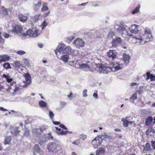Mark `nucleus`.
I'll return each instance as SVG.
<instances>
[{
    "label": "nucleus",
    "instance_id": "nucleus-1",
    "mask_svg": "<svg viewBox=\"0 0 155 155\" xmlns=\"http://www.w3.org/2000/svg\"><path fill=\"white\" fill-rule=\"evenodd\" d=\"M22 27L20 25H16L14 27L12 32L14 33L15 35H18L23 39H25L28 36L30 37L35 38L38 36L41 33L40 30H35L34 31L32 30H29L27 31L26 33L22 34Z\"/></svg>",
    "mask_w": 155,
    "mask_h": 155
},
{
    "label": "nucleus",
    "instance_id": "nucleus-2",
    "mask_svg": "<svg viewBox=\"0 0 155 155\" xmlns=\"http://www.w3.org/2000/svg\"><path fill=\"white\" fill-rule=\"evenodd\" d=\"M153 38L150 29L146 27L145 29L144 33L142 38L140 36L138 37H134V38L138 42L140 45H143L146 43L148 42L150 40L152 39Z\"/></svg>",
    "mask_w": 155,
    "mask_h": 155
},
{
    "label": "nucleus",
    "instance_id": "nucleus-3",
    "mask_svg": "<svg viewBox=\"0 0 155 155\" xmlns=\"http://www.w3.org/2000/svg\"><path fill=\"white\" fill-rule=\"evenodd\" d=\"M62 148L60 142L57 141L55 142L49 143L48 145V149L49 152H53L55 150L58 152Z\"/></svg>",
    "mask_w": 155,
    "mask_h": 155
},
{
    "label": "nucleus",
    "instance_id": "nucleus-4",
    "mask_svg": "<svg viewBox=\"0 0 155 155\" xmlns=\"http://www.w3.org/2000/svg\"><path fill=\"white\" fill-rule=\"evenodd\" d=\"M58 48L56 51L57 52L60 54H67L68 55L71 53V48L69 46H65L64 44H60L58 46Z\"/></svg>",
    "mask_w": 155,
    "mask_h": 155
},
{
    "label": "nucleus",
    "instance_id": "nucleus-5",
    "mask_svg": "<svg viewBox=\"0 0 155 155\" xmlns=\"http://www.w3.org/2000/svg\"><path fill=\"white\" fill-rule=\"evenodd\" d=\"M110 67L111 71L115 72L117 71L122 69L123 67V65L122 63H113L110 65Z\"/></svg>",
    "mask_w": 155,
    "mask_h": 155
},
{
    "label": "nucleus",
    "instance_id": "nucleus-6",
    "mask_svg": "<svg viewBox=\"0 0 155 155\" xmlns=\"http://www.w3.org/2000/svg\"><path fill=\"white\" fill-rule=\"evenodd\" d=\"M98 71L100 73H107L111 71V69L110 67L101 64L99 65Z\"/></svg>",
    "mask_w": 155,
    "mask_h": 155
},
{
    "label": "nucleus",
    "instance_id": "nucleus-7",
    "mask_svg": "<svg viewBox=\"0 0 155 155\" xmlns=\"http://www.w3.org/2000/svg\"><path fill=\"white\" fill-rule=\"evenodd\" d=\"M73 44L77 48H80L84 46V41L82 39L77 38L74 40Z\"/></svg>",
    "mask_w": 155,
    "mask_h": 155
},
{
    "label": "nucleus",
    "instance_id": "nucleus-8",
    "mask_svg": "<svg viewBox=\"0 0 155 155\" xmlns=\"http://www.w3.org/2000/svg\"><path fill=\"white\" fill-rule=\"evenodd\" d=\"M54 51L57 57L59 59H61L62 61L65 62H67L68 61L69 58L68 55H61V54L57 53V51H56V50H54Z\"/></svg>",
    "mask_w": 155,
    "mask_h": 155
},
{
    "label": "nucleus",
    "instance_id": "nucleus-9",
    "mask_svg": "<svg viewBox=\"0 0 155 155\" xmlns=\"http://www.w3.org/2000/svg\"><path fill=\"white\" fill-rule=\"evenodd\" d=\"M25 78V81H24L25 84L23 86L24 87H26L31 83V77L30 74L28 73L25 74L24 75Z\"/></svg>",
    "mask_w": 155,
    "mask_h": 155
},
{
    "label": "nucleus",
    "instance_id": "nucleus-10",
    "mask_svg": "<svg viewBox=\"0 0 155 155\" xmlns=\"http://www.w3.org/2000/svg\"><path fill=\"white\" fill-rule=\"evenodd\" d=\"M121 42V40L120 37H117L115 39H113L112 41V46L116 47L119 45Z\"/></svg>",
    "mask_w": 155,
    "mask_h": 155
},
{
    "label": "nucleus",
    "instance_id": "nucleus-11",
    "mask_svg": "<svg viewBox=\"0 0 155 155\" xmlns=\"http://www.w3.org/2000/svg\"><path fill=\"white\" fill-rule=\"evenodd\" d=\"M124 26V25H122V26L116 25L114 26V29L117 30L119 33L123 35L126 31Z\"/></svg>",
    "mask_w": 155,
    "mask_h": 155
},
{
    "label": "nucleus",
    "instance_id": "nucleus-12",
    "mask_svg": "<svg viewBox=\"0 0 155 155\" xmlns=\"http://www.w3.org/2000/svg\"><path fill=\"white\" fill-rule=\"evenodd\" d=\"M107 56L110 59L113 60L116 57V53L115 51L110 50L107 53Z\"/></svg>",
    "mask_w": 155,
    "mask_h": 155
},
{
    "label": "nucleus",
    "instance_id": "nucleus-13",
    "mask_svg": "<svg viewBox=\"0 0 155 155\" xmlns=\"http://www.w3.org/2000/svg\"><path fill=\"white\" fill-rule=\"evenodd\" d=\"M139 26L137 25L134 24L132 25L130 28V32L136 34L139 30Z\"/></svg>",
    "mask_w": 155,
    "mask_h": 155
},
{
    "label": "nucleus",
    "instance_id": "nucleus-14",
    "mask_svg": "<svg viewBox=\"0 0 155 155\" xmlns=\"http://www.w3.org/2000/svg\"><path fill=\"white\" fill-rule=\"evenodd\" d=\"M11 132L14 135H17L19 134L20 131L18 130V128L16 126H11Z\"/></svg>",
    "mask_w": 155,
    "mask_h": 155
},
{
    "label": "nucleus",
    "instance_id": "nucleus-15",
    "mask_svg": "<svg viewBox=\"0 0 155 155\" xmlns=\"http://www.w3.org/2000/svg\"><path fill=\"white\" fill-rule=\"evenodd\" d=\"M79 68L85 71H88L90 70V66L87 64H82L79 65Z\"/></svg>",
    "mask_w": 155,
    "mask_h": 155
},
{
    "label": "nucleus",
    "instance_id": "nucleus-16",
    "mask_svg": "<svg viewBox=\"0 0 155 155\" xmlns=\"http://www.w3.org/2000/svg\"><path fill=\"white\" fill-rule=\"evenodd\" d=\"M9 57L7 55L3 54L0 55V62H5L9 60Z\"/></svg>",
    "mask_w": 155,
    "mask_h": 155
},
{
    "label": "nucleus",
    "instance_id": "nucleus-17",
    "mask_svg": "<svg viewBox=\"0 0 155 155\" xmlns=\"http://www.w3.org/2000/svg\"><path fill=\"white\" fill-rule=\"evenodd\" d=\"M41 149L38 144H35L34 147L33 152L35 154L36 153H40Z\"/></svg>",
    "mask_w": 155,
    "mask_h": 155
},
{
    "label": "nucleus",
    "instance_id": "nucleus-18",
    "mask_svg": "<svg viewBox=\"0 0 155 155\" xmlns=\"http://www.w3.org/2000/svg\"><path fill=\"white\" fill-rule=\"evenodd\" d=\"M18 17L20 21L23 22L26 21L28 19L27 17L24 15L22 14H19Z\"/></svg>",
    "mask_w": 155,
    "mask_h": 155
},
{
    "label": "nucleus",
    "instance_id": "nucleus-19",
    "mask_svg": "<svg viewBox=\"0 0 155 155\" xmlns=\"http://www.w3.org/2000/svg\"><path fill=\"white\" fill-rule=\"evenodd\" d=\"M123 60L125 64L127 65L129 62L130 57L129 55L124 54L123 55Z\"/></svg>",
    "mask_w": 155,
    "mask_h": 155
},
{
    "label": "nucleus",
    "instance_id": "nucleus-20",
    "mask_svg": "<svg viewBox=\"0 0 155 155\" xmlns=\"http://www.w3.org/2000/svg\"><path fill=\"white\" fill-rule=\"evenodd\" d=\"M104 150L102 147H100L96 151L95 155H104Z\"/></svg>",
    "mask_w": 155,
    "mask_h": 155
},
{
    "label": "nucleus",
    "instance_id": "nucleus-21",
    "mask_svg": "<svg viewBox=\"0 0 155 155\" xmlns=\"http://www.w3.org/2000/svg\"><path fill=\"white\" fill-rule=\"evenodd\" d=\"M146 75L147 76L146 77L147 80L149 79V78L150 79L151 81L155 80V75L152 74H150L149 72H147L146 73Z\"/></svg>",
    "mask_w": 155,
    "mask_h": 155
},
{
    "label": "nucleus",
    "instance_id": "nucleus-22",
    "mask_svg": "<svg viewBox=\"0 0 155 155\" xmlns=\"http://www.w3.org/2000/svg\"><path fill=\"white\" fill-rule=\"evenodd\" d=\"M3 76L4 78H6L7 81L8 82H11L13 80V79L11 78V77L8 74L7 75L4 74L3 75Z\"/></svg>",
    "mask_w": 155,
    "mask_h": 155
},
{
    "label": "nucleus",
    "instance_id": "nucleus-23",
    "mask_svg": "<svg viewBox=\"0 0 155 155\" xmlns=\"http://www.w3.org/2000/svg\"><path fill=\"white\" fill-rule=\"evenodd\" d=\"M153 121V118L151 116H149L146 120L145 124L149 126L150 124Z\"/></svg>",
    "mask_w": 155,
    "mask_h": 155
},
{
    "label": "nucleus",
    "instance_id": "nucleus-24",
    "mask_svg": "<svg viewBox=\"0 0 155 155\" xmlns=\"http://www.w3.org/2000/svg\"><path fill=\"white\" fill-rule=\"evenodd\" d=\"M11 140V137L10 136H6L5 139L4 143L5 145L9 144Z\"/></svg>",
    "mask_w": 155,
    "mask_h": 155
},
{
    "label": "nucleus",
    "instance_id": "nucleus-25",
    "mask_svg": "<svg viewBox=\"0 0 155 155\" xmlns=\"http://www.w3.org/2000/svg\"><path fill=\"white\" fill-rule=\"evenodd\" d=\"M101 138L102 140H105L107 139L110 140L112 139V137L104 134L101 135Z\"/></svg>",
    "mask_w": 155,
    "mask_h": 155
},
{
    "label": "nucleus",
    "instance_id": "nucleus-26",
    "mask_svg": "<svg viewBox=\"0 0 155 155\" xmlns=\"http://www.w3.org/2000/svg\"><path fill=\"white\" fill-rule=\"evenodd\" d=\"M137 98V94L135 93L133 94L130 99V101L132 103H134V100Z\"/></svg>",
    "mask_w": 155,
    "mask_h": 155
},
{
    "label": "nucleus",
    "instance_id": "nucleus-27",
    "mask_svg": "<svg viewBox=\"0 0 155 155\" xmlns=\"http://www.w3.org/2000/svg\"><path fill=\"white\" fill-rule=\"evenodd\" d=\"M68 133V131H64L63 130H61L60 131H57V134L58 135H66Z\"/></svg>",
    "mask_w": 155,
    "mask_h": 155
},
{
    "label": "nucleus",
    "instance_id": "nucleus-28",
    "mask_svg": "<svg viewBox=\"0 0 155 155\" xmlns=\"http://www.w3.org/2000/svg\"><path fill=\"white\" fill-rule=\"evenodd\" d=\"M3 66L4 68L6 70L11 68L10 64L8 63H4L3 64Z\"/></svg>",
    "mask_w": 155,
    "mask_h": 155
},
{
    "label": "nucleus",
    "instance_id": "nucleus-29",
    "mask_svg": "<svg viewBox=\"0 0 155 155\" xmlns=\"http://www.w3.org/2000/svg\"><path fill=\"white\" fill-rule=\"evenodd\" d=\"M39 105L40 107H44L46 106V103L43 101H40L38 102Z\"/></svg>",
    "mask_w": 155,
    "mask_h": 155
},
{
    "label": "nucleus",
    "instance_id": "nucleus-30",
    "mask_svg": "<svg viewBox=\"0 0 155 155\" xmlns=\"http://www.w3.org/2000/svg\"><path fill=\"white\" fill-rule=\"evenodd\" d=\"M48 9V7L47 5V4L45 3L43 4L41 10L43 12L46 11Z\"/></svg>",
    "mask_w": 155,
    "mask_h": 155
},
{
    "label": "nucleus",
    "instance_id": "nucleus-31",
    "mask_svg": "<svg viewBox=\"0 0 155 155\" xmlns=\"http://www.w3.org/2000/svg\"><path fill=\"white\" fill-rule=\"evenodd\" d=\"M13 63L15 65V67H19L21 65L19 61H15L13 62Z\"/></svg>",
    "mask_w": 155,
    "mask_h": 155
},
{
    "label": "nucleus",
    "instance_id": "nucleus-32",
    "mask_svg": "<svg viewBox=\"0 0 155 155\" xmlns=\"http://www.w3.org/2000/svg\"><path fill=\"white\" fill-rule=\"evenodd\" d=\"M41 5V3L40 2H38L37 4H35L34 6V9L36 10H38Z\"/></svg>",
    "mask_w": 155,
    "mask_h": 155
},
{
    "label": "nucleus",
    "instance_id": "nucleus-33",
    "mask_svg": "<svg viewBox=\"0 0 155 155\" xmlns=\"http://www.w3.org/2000/svg\"><path fill=\"white\" fill-rule=\"evenodd\" d=\"M121 121L123 122V124L124 127H127L128 126V124L127 120H125L124 118H123L121 119Z\"/></svg>",
    "mask_w": 155,
    "mask_h": 155
},
{
    "label": "nucleus",
    "instance_id": "nucleus-34",
    "mask_svg": "<svg viewBox=\"0 0 155 155\" xmlns=\"http://www.w3.org/2000/svg\"><path fill=\"white\" fill-rule=\"evenodd\" d=\"M152 128H150L148 129L146 131V134L147 135L153 136Z\"/></svg>",
    "mask_w": 155,
    "mask_h": 155
},
{
    "label": "nucleus",
    "instance_id": "nucleus-35",
    "mask_svg": "<svg viewBox=\"0 0 155 155\" xmlns=\"http://www.w3.org/2000/svg\"><path fill=\"white\" fill-rule=\"evenodd\" d=\"M115 33L113 31H110L107 35V38L109 39H110L113 38V36L114 35Z\"/></svg>",
    "mask_w": 155,
    "mask_h": 155
},
{
    "label": "nucleus",
    "instance_id": "nucleus-36",
    "mask_svg": "<svg viewBox=\"0 0 155 155\" xmlns=\"http://www.w3.org/2000/svg\"><path fill=\"white\" fill-rule=\"evenodd\" d=\"M48 25V24L46 22L45 20L41 25L42 30L44 29Z\"/></svg>",
    "mask_w": 155,
    "mask_h": 155
},
{
    "label": "nucleus",
    "instance_id": "nucleus-37",
    "mask_svg": "<svg viewBox=\"0 0 155 155\" xmlns=\"http://www.w3.org/2000/svg\"><path fill=\"white\" fill-rule=\"evenodd\" d=\"M46 142V139L44 138L43 139H41L39 141H38V143L41 146L44 144Z\"/></svg>",
    "mask_w": 155,
    "mask_h": 155
},
{
    "label": "nucleus",
    "instance_id": "nucleus-38",
    "mask_svg": "<svg viewBox=\"0 0 155 155\" xmlns=\"http://www.w3.org/2000/svg\"><path fill=\"white\" fill-rule=\"evenodd\" d=\"M22 61L24 62V63L25 64V65L27 66H29V61L27 58H23Z\"/></svg>",
    "mask_w": 155,
    "mask_h": 155
},
{
    "label": "nucleus",
    "instance_id": "nucleus-39",
    "mask_svg": "<svg viewBox=\"0 0 155 155\" xmlns=\"http://www.w3.org/2000/svg\"><path fill=\"white\" fill-rule=\"evenodd\" d=\"M26 53V52L20 50L16 52L17 54L19 55H23Z\"/></svg>",
    "mask_w": 155,
    "mask_h": 155
},
{
    "label": "nucleus",
    "instance_id": "nucleus-40",
    "mask_svg": "<svg viewBox=\"0 0 155 155\" xmlns=\"http://www.w3.org/2000/svg\"><path fill=\"white\" fill-rule=\"evenodd\" d=\"M30 131L29 130L26 128L25 130V132L24 133V135L26 137H28L29 135Z\"/></svg>",
    "mask_w": 155,
    "mask_h": 155
},
{
    "label": "nucleus",
    "instance_id": "nucleus-41",
    "mask_svg": "<svg viewBox=\"0 0 155 155\" xmlns=\"http://www.w3.org/2000/svg\"><path fill=\"white\" fill-rule=\"evenodd\" d=\"M40 15V14H39L37 15H36L34 16L33 20L34 21V22H35L38 21Z\"/></svg>",
    "mask_w": 155,
    "mask_h": 155
},
{
    "label": "nucleus",
    "instance_id": "nucleus-42",
    "mask_svg": "<svg viewBox=\"0 0 155 155\" xmlns=\"http://www.w3.org/2000/svg\"><path fill=\"white\" fill-rule=\"evenodd\" d=\"M140 7L137 6L134 10H133L132 13L133 14L139 12Z\"/></svg>",
    "mask_w": 155,
    "mask_h": 155
},
{
    "label": "nucleus",
    "instance_id": "nucleus-43",
    "mask_svg": "<svg viewBox=\"0 0 155 155\" xmlns=\"http://www.w3.org/2000/svg\"><path fill=\"white\" fill-rule=\"evenodd\" d=\"M87 90L86 89L84 90L83 91V96L84 97H86L87 96Z\"/></svg>",
    "mask_w": 155,
    "mask_h": 155
},
{
    "label": "nucleus",
    "instance_id": "nucleus-44",
    "mask_svg": "<svg viewBox=\"0 0 155 155\" xmlns=\"http://www.w3.org/2000/svg\"><path fill=\"white\" fill-rule=\"evenodd\" d=\"M89 5L92 6L96 7L98 6V5L97 4L95 3L94 2H90L89 3Z\"/></svg>",
    "mask_w": 155,
    "mask_h": 155
},
{
    "label": "nucleus",
    "instance_id": "nucleus-45",
    "mask_svg": "<svg viewBox=\"0 0 155 155\" xmlns=\"http://www.w3.org/2000/svg\"><path fill=\"white\" fill-rule=\"evenodd\" d=\"M49 116H50V118L51 119H52L53 118V117L54 116V114L53 112H52L51 111H49Z\"/></svg>",
    "mask_w": 155,
    "mask_h": 155
},
{
    "label": "nucleus",
    "instance_id": "nucleus-46",
    "mask_svg": "<svg viewBox=\"0 0 155 155\" xmlns=\"http://www.w3.org/2000/svg\"><path fill=\"white\" fill-rule=\"evenodd\" d=\"M72 144H74L76 145H78L79 143H80V141L78 140H77L74 141L72 142Z\"/></svg>",
    "mask_w": 155,
    "mask_h": 155
},
{
    "label": "nucleus",
    "instance_id": "nucleus-47",
    "mask_svg": "<svg viewBox=\"0 0 155 155\" xmlns=\"http://www.w3.org/2000/svg\"><path fill=\"white\" fill-rule=\"evenodd\" d=\"M2 9L3 10V13L5 15H7L8 14L7 9L5 8H2Z\"/></svg>",
    "mask_w": 155,
    "mask_h": 155
},
{
    "label": "nucleus",
    "instance_id": "nucleus-48",
    "mask_svg": "<svg viewBox=\"0 0 155 155\" xmlns=\"http://www.w3.org/2000/svg\"><path fill=\"white\" fill-rule=\"evenodd\" d=\"M39 130L38 129H34L32 130V132L33 134H38V130Z\"/></svg>",
    "mask_w": 155,
    "mask_h": 155
},
{
    "label": "nucleus",
    "instance_id": "nucleus-49",
    "mask_svg": "<svg viewBox=\"0 0 155 155\" xmlns=\"http://www.w3.org/2000/svg\"><path fill=\"white\" fill-rule=\"evenodd\" d=\"M145 146L146 148V150H148L149 149L150 147V144L148 143H147L145 145Z\"/></svg>",
    "mask_w": 155,
    "mask_h": 155
},
{
    "label": "nucleus",
    "instance_id": "nucleus-50",
    "mask_svg": "<svg viewBox=\"0 0 155 155\" xmlns=\"http://www.w3.org/2000/svg\"><path fill=\"white\" fill-rule=\"evenodd\" d=\"M46 129V127L45 126H42V127H41L40 128V130L41 131H43L45 130Z\"/></svg>",
    "mask_w": 155,
    "mask_h": 155
},
{
    "label": "nucleus",
    "instance_id": "nucleus-51",
    "mask_svg": "<svg viewBox=\"0 0 155 155\" xmlns=\"http://www.w3.org/2000/svg\"><path fill=\"white\" fill-rule=\"evenodd\" d=\"M74 38V37L73 36H71L69 37L68 39L69 40V42H70L73 40Z\"/></svg>",
    "mask_w": 155,
    "mask_h": 155
},
{
    "label": "nucleus",
    "instance_id": "nucleus-52",
    "mask_svg": "<svg viewBox=\"0 0 155 155\" xmlns=\"http://www.w3.org/2000/svg\"><path fill=\"white\" fill-rule=\"evenodd\" d=\"M60 127L65 130H67L68 128L63 124H61L59 125Z\"/></svg>",
    "mask_w": 155,
    "mask_h": 155
},
{
    "label": "nucleus",
    "instance_id": "nucleus-53",
    "mask_svg": "<svg viewBox=\"0 0 155 155\" xmlns=\"http://www.w3.org/2000/svg\"><path fill=\"white\" fill-rule=\"evenodd\" d=\"M48 134H49V136L48 137V139H49L53 140V136L51 135V133H49Z\"/></svg>",
    "mask_w": 155,
    "mask_h": 155
},
{
    "label": "nucleus",
    "instance_id": "nucleus-54",
    "mask_svg": "<svg viewBox=\"0 0 155 155\" xmlns=\"http://www.w3.org/2000/svg\"><path fill=\"white\" fill-rule=\"evenodd\" d=\"M152 146L154 149H155V141L152 142Z\"/></svg>",
    "mask_w": 155,
    "mask_h": 155
},
{
    "label": "nucleus",
    "instance_id": "nucleus-55",
    "mask_svg": "<svg viewBox=\"0 0 155 155\" xmlns=\"http://www.w3.org/2000/svg\"><path fill=\"white\" fill-rule=\"evenodd\" d=\"M93 96L96 99L98 98V95L97 93H94L93 94Z\"/></svg>",
    "mask_w": 155,
    "mask_h": 155
},
{
    "label": "nucleus",
    "instance_id": "nucleus-56",
    "mask_svg": "<svg viewBox=\"0 0 155 155\" xmlns=\"http://www.w3.org/2000/svg\"><path fill=\"white\" fill-rule=\"evenodd\" d=\"M0 110L2 111H7V110L6 109H5L2 107H0Z\"/></svg>",
    "mask_w": 155,
    "mask_h": 155
},
{
    "label": "nucleus",
    "instance_id": "nucleus-57",
    "mask_svg": "<svg viewBox=\"0 0 155 155\" xmlns=\"http://www.w3.org/2000/svg\"><path fill=\"white\" fill-rule=\"evenodd\" d=\"M53 123L55 125H58L60 124V122L58 121H53Z\"/></svg>",
    "mask_w": 155,
    "mask_h": 155
},
{
    "label": "nucleus",
    "instance_id": "nucleus-58",
    "mask_svg": "<svg viewBox=\"0 0 155 155\" xmlns=\"http://www.w3.org/2000/svg\"><path fill=\"white\" fill-rule=\"evenodd\" d=\"M72 93H71L69 95H68V98H70V99H71V98H72Z\"/></svg>",
    "mask_w": 155,
    "mask_h": 155
},
{
    "label": "nucleus",
    "instance_id": "nucleus-59",
    "mask_svg": "<svg viewBox=\"0 0 155 155\" xmlns=\"http://www.w3.org/2000/svg\"><path fill=\"white\" fill-rule=\"evenodd\" d=\"M4 36L6 38H8L9 37V35L7 33H5L4 34Z\"/></svg>",
    "mask_w": 155,
    "mask_h": 155
},
{
    "label": "nucleus",
    "instance_id": "nucleus-60",
    "mask_svg": "<svg viewBox=\"0 0 155 155\" xmlns=\"http://www.w3.org/2000/svg\"><path fill=\"white\" fill-rule=\"evenodd\" d=\"M2 34V32L0 31V43L3 41V40L1 36Z\"/></svg>",
    "mask_w": 155,
    "mask_h": 155
},
{
    "label": "nucleus",
    "instance_id": "nucleus-61",
    "mask_svg": "<svg viewBox=\"0 0 155 155\" xmlns=\"http://www.w3.org/2000/svg\"><path fill=\"white\" fill-rule=\"evenodd\" d=\"M137 84V83H132L130 85L131 86H134Z\"/></svg>",
    "mask_w": 155,
    "mask_h": 155
},
{
    "label": "nucleus",
    "instance_id": "nucleus-62",
    "mask_svg": "<svg viewBox=\"0 0 155 155\" xmlns=\"http://www.w3.org/2000/svg\"><path fill=\"white\" fill-rule=\"evenodd\" d=\"M61 104L63 106H65L66 104V103L64 102H61Z\"/></svg>",
    "mask_w": 155,
    "mask_h": 155
},
{
    "label": "nucleus",
    "instance_id": "nucleus-63",
    "mask_svg": "<svg viewBox=\"0 0 155 155\" xmlns=\"http://www.w3.org/2000/svg\"><path fill=\"white\" fill-rule=\"evenodd\" d=\"M127 123L128 126L129 125H131L132 123L133 122L132 121H129L127 120Z\"/></svg>",
    "mask_w": 155,
    "mask_h": 155
},
{
    "label": "nucleus",
    "instance_id": "nucleus-64",
    "mask_svg": "<svg viewBox=\"0 0 155 155\" xmlns=\"http://www.w3.org/2000/svg\"><path fill=\"white\" fill-rule=\"evenodd\" d=\"M74 61H72L70 62L69 63H70V65H74Z\"/></svg>",
    "mask_w": 155,
    "mask_h": 155
}]
</instances>
